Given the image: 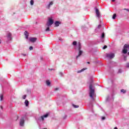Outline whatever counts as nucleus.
<instances>
[{
  "label": "nucleus",
  "mask_w": 129,
  "mask_h": 129,
  "mask_svg": "<svg viewBox=\"0 0 129 129\" xmlns=\"http://www.w3.org/2000/svg\"><path fill=\"white\" fill-rule=\"evenodd\" d=\"M7 43L9 44V43H10V41H12V33H11V32H9L7 34Z\"/></svg>",
  "instance_id": "6e6552de"
},
{
  "label": "nucleus",
  "mask_w": 129,
  "mask_h": 129,
  "mask_svg": "<svg viewBox=\"0 0 129 129\" xmlns=\"http://www.w3.org/2000/svg\"><path fill=\"white\" fill-rule=\"evenodd\" d=\"M111 82L112 83V86H114V85H115V84L114 83L113 80H111Z\"/></svg>",
  "instance_id": "2f4dec72"
},
{
  "label": "nucleus",
  "mask_w": 129,
  "mask_h": 129,
  "mask_svg": "<svg viewBox=\"0 0 129 129\" xmlns=\"http://www.w3.org/2000/svg\"><path fill=\"white\" fill-rule=\"evenodd\" d=\"M26 97H27V95H23L22 98L23 99H26Z\"/></svg>",
  "instance_id": "f704fd0d"
},
{
  "label": "nucleus",
  "mask_w": 129,
  "mask_h": 129,
  "mask_svg": "<svg viewBox=\"0 0 129 129\" xmlns=\"http://www.w3.org/2000/svg\"><path fill=\"white\" fill-rule=\"evenodd\" d=\"M89 52H91V50H89Z\"/></svg>",
  "instance_id": "4d7b16f0"
},
{
  "label": "nucleus",
  "mask_w": 129,
  "mask_h": 129,
  "mask_svg": "<svg viewBox=\"0 0 129 129\" xmlns=\"http://www.w3.org/2000/svg\"><path fill=\"white\" fill-rule=\"evenodd\" d=\"M89 107L91 108V110L92 113H94V110H93V104L92 103H90L89 104Z\"/></svg>",
  "instance_id": "f8f14e48"
},
{
  "label": "nucleus",
  "mask_w": 129,
  "mask_h": 129,
  "mask_svg": "<svg viewBox=\"0 0 129 129\" xmlns=\"http://www.w3.org/2000/svg\"><path fill=\"white\" fill-rule=\"evenodd\" d=\"M123 72V71H122V69H119L118 70V72H117V74H121Z\"/></svg>",
  "instance_id": "aec40b11"
},
{
  "label": "nucleus",
  "mask_w": 129,
  "mask_h": 129,
  "mask_svg": "<svg viewBox=\"0 0 129 129\" xmlns=\"http://www.w3.org/2000/svg\"><path fill=\"white\" fill-rule=\"evenodd\" d=\"M102 43H103V42H104V40L102 39Z\"/></svg>",
  "instance_id": "5fc2aeb1"
},
{
  "label": "nucleus",
  "mask_w": 129,
  "mask_h": 129,
  "mask_svg": "<svg viewBox=\"0 0 129 129\" xmlns=\"http://www.w3.org/2000/svg\"><path fill=\"white\" fill-rule=\"evenodd\" d=\"M0 44H2V40L0 39Z\"/></svg>",
  "instance_id": "864d4df0"
},
{
  "label": "nucleus",
  "mask_w": 129,
  "mask_h": 129,
  "mask_svg": "<svg viewBox=\"0 0 129 129\" xmlns=\"http://www.w3.org/2000/svg\"><path fill=\"white\" fill-rule=\"evenodd\" d=\"M59 90V88H56L54 89V91H57V90Z\"/></svg>",
  "instance_id": "c03bdc74"
},
{
  "label": "nucleus",
  "mask_w": 129,
  "mask_h": 129,
  "mask_svg": "<svg viewBox=\"0 0 129 129\" xmlns=\"http://www.w3.org/2000/svg\"><path fill=\"white\" fill-rule=\"evenodd\" d=\"M123 10H124V11H127V12H128V13L129 12V10L127 9L124 8Z\"/></svg>",
  "instance_id": "79ce46f5"
},
{
  "label": "nucleus",
  "mask_w": 129,
  "mask_h": 129,
  "mask_svg": "<svg viewBox=\"0 0 129 129\" xmlns=\"http://www.w3.org/2000/svg\"><path fill=\"white\" fill-rule=\"evenodd\" d=\"M114 53H107L106 54L107 58H109V59H113L115 57Z\"/></svg>",
  "instance_id": "1a4fd4ad"
},
{
  "label": "nucleus",
  "mask_w": 129,
  "mask_h": 129,
  "mask_svg": "<svg viewBox=\"0 0 129 129\" xmlns=\"http://www.w3.org/2000/svg\"><path fill=\"white\" fill-rule=\"evenodd\" d=\"M101 27V25L99 24V25H98L97 29H100Z\"/></svg>",
  "instance_id": "e433bc0d"
},
{
  "label": "nucleus",
  "mask_w": 129,
  "mask_h": 129,
  "mask_svg": "<svg viewBox=\"0 0 129 129\" xmlns=\"http://www.w3.org/2000/svg\"><path fill=\"white\" fill-rule=\"evenodd\" d=\"M24 35L25 36L26 39H29V33L28 32V31H25L24 32Z\"/></svg>",
  "instance_id": "dca6fc26"
},
{
  "label": "nucleus",
  "mask_w": 129,
  "mask_h": 129,
  "mask_svg": "<svg viewBox=\"0 0 129 129\" xmlns=\"http://www.w3.org/2000/svg\"><path fill=\"white\" fill-rule=\"evenodd\" d=\"M89 96L92 100H94V96H95V89L93 86V79H90L89 82Z\"/></svg>",
  "instance_id": "f257e3e1"
},
{
  "label": "nucleus",
  "mask_w": 129,
  "mask_h": 129,
  "mask_svg": "<svg viewBox=\"0 0 129 129\" xmlns=\"http://www.w3.org/2000/svg\"><path fill=\"white\" fill-rule=\"evenodd\" d=\"M72 45H74V47H76L77 46V47H76V50H78V51H79L78 55L76 56V59L77 60L78 58H79V57H80V56L83 54V51L81 50L82 46L81 45V43L78 42L77 43V41H74L72 43Z\"/></svg>",
  "instance_id": "f03ea898"
},
{
  "label": "nucleus",
  "mask_w": 129,
  "mask_h": 129,
  "mask_svg": "<svg viewBox=\"0 0 129 129\" xmlns=\"http://www.w3.org/2000/svg\"><path fill=\"white\" fill-rule=\"evenodd\" d=\"M82 30L84 32L86 30H87V27L86 26H83L82 27Z\"/></svg>",
  "instance_id": "5701e85b"
},
{
  "label": "nucleus",
  "mask_w": 129,
  "mask_h": 129,
  "mask_svg": "<svg viewBox=\"0 0 129 129\" xmlns=\"http://www.w3.org/2000/svg\"><path fill=\"white\" fill-rule=\"evenodd\" d=\"M105 36V34H104V33H102L101 35V39L104 38V37Z\"/></svg>",
  "instance_id": "cd10ccee"
},
{
  "label": "nucleus",
  "mask_w": 129,
  "mask_h": 129,
  "mask_svg": "<svg viewBox=\"0 0 129 129\" xmlns=\"http://www.w3.org/2000/svg\"><path fill=\"white\" fill-rule=\"evenodd\" d=\"M0 98H1V99H0L1 101H3L4 100V95L1 94Z\"/></svg>",
  "instance_id": "b1692460"
},
{
  "label": "nucleus",
  "mask_w": 129,
  "mask_h": 129,
  "mask_svg": "<svg viewBox=\"0 0 129 129\" xmlns=\"http://www.w3.org/2000/svg\"><path fill=\"white\" fill-rule=\"evenodd\" d=\"M30 5H31V6L34 5V0L30 1Z\"/></svg>",
  "instance_id": "7c9ffc66"
},
{
  "label": "nucleus",
  "mask_w": 129,
  "mask_h": 129,
  "mask_svg": "<svg viewBox=\"0 0 129 129\" xmlns=\"http://www.w3.org/2000/svg\"><path fill=\"white\" fill-rule=\"evenodd\" d=\"M33 49H34V48L33 47V46H30V47H29V50H30V51H32V50H33Z\"/></svg>",
  "instance_id": "c9c22d12"
},
{
  "label": "nucleus",
  "mask_w": 129,
  "mask_h": 129,
  "mask_svg": "<svg viewBox=\"0 0 129 129\" xmlns=\"http://www.w3.org/2000/svg\"><path fill=\"white\" fill-rule=\"evenodd\" d=\"M72 106H73V107H74V108H78V107H79V105H76L74 104H72Z\"/></svg>",
  "instance_id": "393cba45"
},
{
  "label": "nucleus",
  "mask_w": 129,
  "mask_h": 129,
  "mask_svg": "<svg viewBox=\"0 0 129 129\" xmlns=\"http://www.w3.org/2000/svg\"><path fill=\"white\" fill-rule=\"evenodd\" d=\"M46 32H49L50 31V27L49 26H48L46 29H45Z\"/></svg>",
  "instance_id": "c756f323"
},
{
  "label": "nucleus",
  "mask_w": 129,
  "mask_h": 129,
  "mask_svg": "<svg viewBox=\"0 0 129 129\" xmlns=\"http://www.w3.org/2000/svg\"><path fill=\"white\" fill-rule=\"evenodd\" d=\"M40 59L42 60H43V56H40Z\"/></svg>",
  "instance_id": "49530a36"
},
{
  "label": "nucleus",
  "mask_w": 129,
  "mask_h": 129,
  "mask_svg": "<svg viewBox=\"0 0 129 129\" xmlns=\"http://www.w3.org/2000/svg\"><path fill=\"white\" fill-rule=\"evenodd\" d=\"M96 14V17H97V18L99 19L100 18V12H99V11H98V12H97Z\"/></svg>",
  "instance_id": "412c9836"
},
{
  "label": "nucleus",
  "mask_w": 129,
  "mask_h": 129,
  "mask_svg": "<svg viewBox=\"0 0 129 129\" xmlns=\"http://www.w3.org/2000/svg\"><path fill=\"white\" fill-rule=\"evenodd\" d=\"M114 101V93H112L111 94L108 95L106 99V102H109L110 103H112V102Z\"/></svg>",
  "instance_id": "20e7f679"
},
{
  "label": "nucleus",
  "mask_w": 129,
  "mask_h": 129,
  "mask_svg": "<svg viewBox=\"0 0 129 129\" xmlns=\"http://www.w3.org/2000/svg\"><path fill=\"white\" fill-rule=\"evenodd\" d=\"M35 119L37 122H40L41 121H43V119L42 118V116L40 117H36Z\"/></svg>",
  "instance_id": "9b49d317"
},
{
  "label": "nucleus",
  "mask_w": 129,
  "mask_h": 129,
  "mask_svg": "<svg viewBox=\"0 0 129 129\" xmlns=\"http://www.w3.org/2000/svg\"><path fill=\"white\" fill-rule=\"evenodd\" d=\"M1 109H2V110L4 109V108L2 106H1Z\"/></svg>",
  "instance_id": "09e8293b"
},
{
  "label": "nucleus",
  "mask_w": 129,
  "mask_h": 129,
  "mask_svg": "<svg viewBox=\"0 0 129 129\" xmlns=\"http://www.w3.org/2000/svg\"><path fill=\"white\" fill-rule=\"evenodd\" d=\"M94 10H95V12L96 13L99 12V10H98V8H97V7L94 8Z\"/></svg>",
  "instance_id": "bb28decb"
},
{
  "label": "nucleus",
  "mask_w": 129,
  "mask_h": 129,
  "mask_svg": "<svg viewBox=\"0 0 129 129\" xmlns=\"http://www.w3.org/2000/svg\"><path fill=\"white\" fill-rule=\"evenodd\" d=\"M51 6H53V2H51L49 3V4L46 6V9L48 10L51 8Z\"/></svg>",
  "instance_id": "2eb2a0df"
},
{
  "label": "nucleus",
  "mask_w": 129,
  "mask_h": 129,
  "mask_svg": "<svg viewBox=\"0 0 129 129\" xmlns=\"http://www.w3.org/2000/svg\"><path fill=\"white\" fill-rule=\"evenodd\" d=\"M101 119H102V120H104V119H105V116H102L101 117Z\"/></svg>",
  "instance_id": "a19ab883"
},
{
  "label": "nucleus",
  "mask_w": 129,
  "mask_h": 129,
  "mask_svg": "<svg viewBox=\"0 0 129 129\" xmlns=\"http://www.w3.org/2000/svg\"><path fill=\"white\" fill-rule=\"evenodd\" d=\"M27 93L28 94H31V90H27Z\"/></svg>",
  "instance_id": "473e14b6"
},
{
  "label": "nucleus",
  "mask_w": 129,
  "mask_h": 129,
  "mask_svg": "<svg viewBox=\"0 0 129 129\" xmlns=\"http://www.w3.org/2000/svg\"><path fill=\"white\" fill-rule=\"evenodd\" d=\"M54 24V20H53V18H49L48 19V20L46 23V26L47 27H50V26H52Z\"/></svg>",
  "instance_id": "423d86ee"
},
{
  "label": "nucleus",
  "mask_w": 129,
  "mask_h": 129,
  "mask_svg": "<svg viewBox=\"0 0 129 129\" xmlns=\"http://www.w3.org/2000/svg\"><path fill=\"white\" fill-rule=\"evenodd\" d=\"M120 92L121 93H123V94H125V93H126V90L124 89H121L120 90Z\"/></svg>",
  "instance_id": "4be33fe9"
},
{
  "label": "nucleus",
  "mask_w": 129,
  "mask_h": 129,
  "mask_svg": "<svg viewBox=\"0 0 129 129\" xmlns=\"http://www.w3.org/2000/svg\"><path fill=\"white\" fill-rule=\"evenodd\" d=\"M61 22L59 21H56L54 22L55 27H59V25H60Z\"/></svg>",
  "instance_id": "ddd939ff"
},
{
  "label": "nucleus",
  "mask_w": 129,
  "mask_h": 129,
  "mask_svg": "<svg viewBox=\"0 0 129 129\" xmlns=\"http://www.w3.org/2000/svg\"><path fill=\"white\" fill-rule=\"evenodd\" d=\"M111 1H112L113 3H114V2H115V0H111Z\"/></svg>",
  "instance_id": "8fccbe9b"
},
{
  "label": "nucleus",
  "mask_w": 129,
  "mask_h": 129,
  "mask_svg": "<svg viewBox=\"0 0 129 129\" xmlns=\"http://www.w3.org/2000/svg\"><path fill=\"white\" fill-rule=\"evenodd\" d=\"M57 105H60V104H59V101H57Z\"/></svg>",
  "instance_id": "a18cd8bd"
},
{
  "label": "nucleus",
  "mask_w": 129,
  "mask_h": 129,
  "mask_svg": "<svg viewBox=\"0 0 129 129\" xmlns=\"http://www.w3.org/2000/svg\"><path fill=\"white\" fill-rule=\"evenodd\" d=\"M126 68H129V63H126Z\"/></svg>",
  "instance_id": "58836bf2"
},
{
  "label": "nucleus",
  "mask_w": 129,
  "mask_h": 129,
  "mask_svg": "<svg viewBox=\"0 0 129 129\" xmlns=\"http://www.w3.org/2000/svg\"><path fill=\"white\" fill-rule=\"evenodd\" d=\"M49 70H50V71H52V70H54V69H49Z\"/></svg>",
  "instance_id": "3c124183"
},
{
  "label": "nucleus",
  "mask_w": 129,
  "mask_h": 129,
  "mask_svg": "<svg viewBox=\"0 0 129 129\" xmlns=\"http://www.w3.org/2000/svg\"><path fill=\"white\" fill-rule=\"evenodd\" d=\"M29 101L28 100H25V101L24 102V104H25V106L28 107L29 106Z\"/></svg>",
  "instance_id": "a211bd4d"
},
{
  "label": "nucleus",
  "mask_w": 129,
  "mask_h": 129,
  "mask_svg": "<svg viewBox=\"0 0 129 129\" xmlns=\"http://www.w3.org/2000/svg\"><path fill=\"white\" fill-rule=\"evenodd\" d=\"M25 119H27V115H26L22 117L20 119V126H24V124L25 123Z\"/></svg>",
  "instance_id": "39448f33"
},
{
  "label": "nucleus",
  "mask_w": 129,
  "mask_h": 129,
  "mask_svg": "<svg viewBox=\"0 0 129 129\" xmlns=\"http://www.w3.org/2000/svg\"><path fill=\"white\" fill-rule=\"evenodd\" d=\"M46 84L47 86H50L51 82H50V81H49V80H46Z\"/></svg>",
  "instance_id": "6ab92c4d"
},
{
  "label": "nucleus",
  "mask_w": 129,
  "mask_h": 129,
  "mask_svg": "<svg viewBox=\"0 0 129 129\" xmlns=\"http://www.w3.org/2000/svg\"><path fill=\"white\" fill-rule=\"evenodd\" d=\"M129 45L124 44L122 49V54H123V61H126L127 55L129 56Z\"/></svg>",
  "instance_id": "7ed1b4c3"
},
{
  "label": "nucleus",
  "mask_w": 129,
  "mask_h": 129,
  "mask_svg": "<svg viewBox=\"0 0 129 129\" xmlns=\"http://www.w3.org/2000/svg\"><path fill=\"white\" fill-rule=\"evenodd\" d=\"M87 64H90V62L89 61L87 62Z\"/></svg>",
  "instance_id": "de8ad7c7"
},
{
  "label": "nucleus",
  "mask_w": 129,
  "mask_h": 129,
  "mask_svg": "<svg viewBox=\"0 0 129 129\" xmlns=\"http://www.w3.org/2000/svg\"><path fill=\"white\" fill-rule=\"evenodd\" d=\"M117 66V62H115L114 61H112L110 62V64L109 66V68L111 69L113 67H116Z\"/></svg>",
  "instance_id": "0eeeda50"
},
{
  "label": "nucleus",
  "mask_w": 129,
  "mask_h": 129,
  "mask_svg": "<svg viewBox=\"0 0 129 129\" xmlns=\"http://www.w3.org/2000/svg\"><path fill=\"white\" fill-rule=\"evenodd\" d=\"M29 41H30V42H31V43H35V42H36V41H37V38L30 37V38H29Z\"/></svg>",
  "instance_id": "9d476101"
},
{
  "label": "nucleus",
  "mask_w": 129,
  "mask_h": 129,
  "mask_svg": "<svg viewBox=\"0 0 129 129\" xmlns=\"http://www.w3.org/2000/svg\"><path fill=\"white\" fill-rule=\"evenodd\" d=\"M61 39H59V41H61Z\"/></svg>",
  "instance_id": "13d9d810"
},
{
  "label": "nucleus",
  "mask_w": 129,
  "mask_h": 129,
  "mask_svg": "<svg viewBox=\"0 0 129 129\" xmlns=\"http://www.w3.org/2000/svg\"><path fill=\"white\" fill-rule=\"evenodd\" d=\"M115 18H116V14H114L112 16V19L113 20H115Z\"/></svg>",
  "instance_id": "c85d7f7f"
},
{
  "label": "nucleus",
  "mask_w": 129,
  "mask_h": 129,
  "mask_svg": "<svg viewBox=\"0 0 129 129\" xmlns=\"http://www.w3.org/2000/svg\"><path fill=\"white\" fill-rule=\"evenodd\" d=\"M41 116H42V121H44V118L48 117V116H49V113H47Z\"/></svg>",
  "instance_id": "4468645a"
},
{
  "label": "nucleus",
  "mask_w": 129,
  "mask_h": 129,
  "mask_svg": "<svg viewBox=\"0 0 129 129\" xmlns=\"http://www.w3.org/2000/svg\"><path fill=\"white\" fill-rule=\"evenodd\" d=\"M22 56H24V57H26V56H27V54H26L25 53H22Z\"/></svg>",
  "instance_id": "37998d69"
},
{
  "label": "nucleus",
  "mask_w": 129,
  "mask_h": 129,
  "mask_svg": "<svg viewBox=\"0 0 129 129\" xmlns=\"http://www.w3.org/2000/svg\"><path fill=\"white\" fill-rule=\"evenodd\" d=\"M95 33H99V32H100V29L96 28L95 30Z\"/></svg>",
  "instance_id": "a878e982"
},
{
  "label": "nucleus",
  "mask_w": 129,
  "mask_h": 129,
  "mask_svg": "<svg viewBox=\"0 0 129 129\" xmlns=\"http://www.w3.org/2000/svg\"><path fill=\"white\" fill-rule=\"evenodd\" d=\"M114 129H118V128H117V127H115L114 128Z\"/></svg>",
  "instance_id": "603ef678"
},
{
  "label": "nucleus",
  "mask_w": 129,
  "mask_h": 129,
  "mask_svg": "<svg viewBox=\"0 0 129 129\" xmlns=\"http://www.w3.org/2000/svg\"><path fill=\"white\" fill-rule=\"evenodd\" d=\"M106 48H107V45H104V46L103 47V50H105V49H106Z\"/></svg>",
  "instance_id": "72a5a7b5"
},
{
  "label": "nucleus",
  "mask_w": 129,
  "mask_h": 129,
  "mask_svg": "<svg viewBox=\"0 0 129 129\" xmlns=\"http://www.w3.org/2000/svg\"><path fill=\"white\" fill-rule=\"evenodd\" d=\"M66 118H67V115H64L63 117V119H66Z\"/></svg>",
  "instance_id": "4c0bfd02"
},
{
  "label": "nucleus",
  "mask_w": 129,
  "mask_h": 129,
  "mask_svg": "<svg viewBox=\"0 0 129 129\" xmlns=\"http://www.w3.org/2000/svg\"><path fill=\"white\" fill-rule=\"evenodd\" d=\"M87 69L86 68H84L81 70L78 71L77 73H81V72H83L85 70H86Z\"/></svg>",
  "instance_id": "f3484780"
},
{
  "label": "nucleus",
  "mask_w": 129,
  "mask_h": 129,
  "mask_svg": "<svg viewBox=\"0 0 129 129\" xmlns=\"http://www.w3.org/2000/svg\"><path fill=\"white\" fill-rule=\"evenodd\" d=\"M37 24H38V22H36V25H37Z\"/></svg>",
  "instance_id": "6e6d98bb"
},
{
  "label": "nucleus",
  "mask_w": 129,
  "mask_h": 129,
  "mask_svg": "<svg viewBox=\"0 0 129 129\" xmlns=\"http://www.w3.org/2000/svg\"><path fill=\"white\" fill-rule=\"evenodd\" d=\"M59 74L60 76H61V77L63 76V73L60 72V73H59Z\"/></svg>",
  "instance_id": "ea45409f"
}]
</instances>
